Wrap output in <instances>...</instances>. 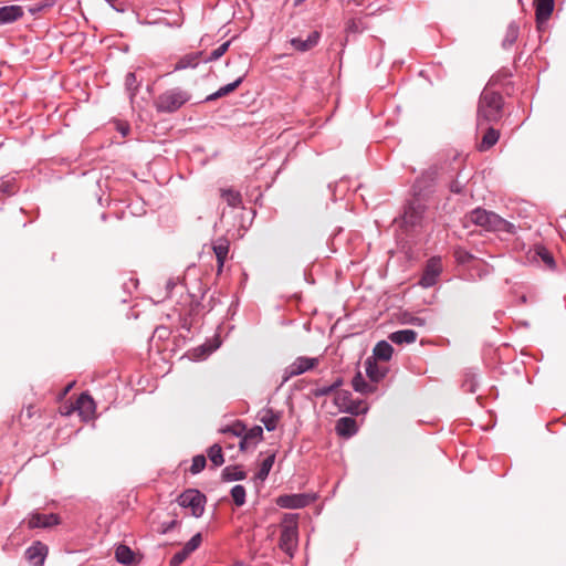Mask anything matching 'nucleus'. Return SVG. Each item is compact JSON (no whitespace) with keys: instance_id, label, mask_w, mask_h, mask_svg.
<instances>
[{"instance_id":"a211bd4d","label":"nucleus","mask_w":566,"mask_h":566,"mask_svg":"<svg viewBox=\"0 0 566 566\" xmlns=\"http://www.w3.org/2000/svg\"><path fill=\"white\" fill-rule=\"evenodd\" d=\"M336 432L340 437H353L357 432L356 420L352 417L339 418L336 422Z\"/></svg>"},{"instance_id":"c756f323","label":"nucleus","mask_w":566,"mask_h":566,"mask_svg":"<svg viewBox=\"0 0 566 566\" xmlns=\"http://www.w3.org/2000/svg\"><path fill=\"white\" fill-rule=\"evenodd\" d=\"M352 402V394L348 390H340L336 392L335 403L336 406L347 412H354V409L350 407Z\"/></svg>"},{"instance_id":"8fccbe9b","label":"nucleus","mask_w":566,"mask_h":566,"mask_svg":"<svg viewBox=\"0 0 566 566\" xmlns=\"http://www.w3.org/2000/svg\"><path fill=\"white\" fill-rule=\"evenodd\" d=\"M189 294H190V296H191V298H192L193 301L198 298V295H197L196 293H190V292H189Z\"/></svg>"},{"instance_id":"423d86ee","label":"nucleus","mask_w":566,"mask_h":566,"mask_svg":"<svg viewBox=\"0 0 566 566\" xmlns=\"http://www.w3.org/2000/svg\"><path fill=\"white\" fill-rule=\"evenodd\" d=\"M206 502V495L196 489H188L178 497L179 505L189 509L195 517L203 514Z\"/></svg>"},{"instance_id":"72a5a7b5","label":"nucleus","mask_w":566,"mask_h":566,"mask_svg":"<svg viewBox=\"0 0 566 566\" xmlns=\"http://www.w3.org/2000/svg\"><path fill=\"white\" fill-rule=\"evenodd\" d=\"M115 557L118 563L129 565L134 560V553L128 546L119 545L115 551Z\"/></svg>"},{"instance_id":"a878e982","label":"nucleus","mask_w":566,"mask_h":566,"mask_svg":"<svg viewBox=\"0 0 566 566\" xmlns=\"http://www.w3.org/2000/svg\"><path fill=\"white\" fill-rule=\"evenodd\" d=\"M76 408L80 415L88 417L95 410V402L90 395L82 394L76 400Z\"/></svg>"},{"instance_id":"37998d69","label":"nucleus","mask_w":566,"mask_h":566,"mask_svg":"<svg viewBox=\"0 0 566 566\" xmlns=\"http://www.w3.org/2000/svg\"><path fill=\"white\" fill-rule=\"evenodd\" d=\"M245 426L241 422H237L231 427H228L224 432H231L235 437H243L245 432Z\"/></svg>"},{"instance_id":"f03ea898","label":"nucleus","mask_w":566,"mask_h":566,"mask_svg":"<svg viewBox=\"0 0 566 566\" xmlns=\"http://www.w3.org/2000/svg\"><path fill=\"white\" fill-rule=\"evenodd\" d=\"M191 99L188 90L176 86L160 93L155 99V108L158 113L172 114L179 111Z\"/></svg>"},{"instance_id":"9b49d317","label":"nucleus","mask_w":566,"mask_h":566,"mask_svg":"<svg viewBox=\"0 0 566 566\" xmlns=\"http://www.w3.org/2000/svg\"><path fill=\"white\" fill-rule=\"evenodd\" d=\"M202 542L201 533L195 534L184 547L177 552L170 559V566H180L196 549L199 548Z\"/></svg>"},{"instance_id":"20e7f679","label":"nucleus","mask_w":566,"mask_h":566,"mask_svg":"<svg viewBox=\"0 0 566 566\" xmlns=\"http://www.w3.org/2000/svg\"><path fill=\"white\" fill-rule=\"evenodd\" d=\"M468 220L489 231L505 230L509 226L507 221L499 214L485 209L476 208L468 214Z\"/></svg>"},{"instance_id":"bb28decb","label":"nucleus","mask_w":566,"mask_h":566,"mask_svg":"<svg viewBox=\"0 0 566 566\" xmlns=\"http://www.w3.org/2000/svg\"><path fill=\"white\" fill-rule=\"evenodd\" d=\"M371 13H365L363 17L352 18L347 20L345 25V31L348 34H359L367 29L365 23V17L370 15Z\"/></svg>"},{"instance_id":"6e6552de","label":"nucleus","mask_w":566,"mask_h":566,"mask_svg":"<svg viewBox=\"0 0 566 566\" xmlns=\"http://www.w3.org/2000/svg\"><path fill=\"white\" fill-rule=\"evenodd\" d=\"M319 363L317 357H297L290 366H287L284 370L283 382L287 381L290 378L302 375L307 370L313 369Z\"/></svg>"},{"instance_id":"c85d7f7f","label":"nucleus","mask_w":566,"mask_h":566,"mask_svg":"<svg viewBox=\"0 0 566 566\" xmlns=\"http://www.w3.org/2000/svg\"><path fill=\"white\" fill-rule=\"evenodd\" d=\"M343 385V379L340 377L336 378L334 382L329 386L316 387L311 390V395L315 398L325 397L336 391Z\"/></svg>"},{"instance_id":"c03bdc74","label":"nucleus","mask_w":566,"mask_h":566,"mask_svg":"<svg viewBox=\"0 0 566 566\" xmlns=\"http://www.w3.org/2000/svg\"><path fill=\"white\" fill-rule=\"evenodd\" d=\"M537 254L541 256L543 262L548 265L549 268H553L555 265V261L553 255L546 251L544 248H541L537 252Z\"/></svg>"},{"instance_id":"412c9836","label":"nucleus","mask_w":566,"mask_h":566,"mask_svg":"<svg viewBox=\"0 0 566 566\" xmlns=\"http://www.w3.org/2000/svg\"><path fill=\"white\" fill-rule=\"evenodd\" d=\"M352 386L356 392L361 395H369L377 390V384L367 382L360 371H357L354 376Z\"/></svg>"},{"instance_id":"7c9ffc66","label":"nucleus","mask_w":566,"mask_h":566,"mask_svg":"<svg viewBox=\"0 0 566 566\" xmlns=\"http://www.w3.org/2000/svg\"><path fill=\"white\" fill-rule=\"evenodd\" d=\"M222 479L224 481H241L245 479V472L235 465H228L222 470Z\"/></svg>"},{"instance_id":"dca6fc26","label":"nucleus","mask_w":566,"mask_h":566,"mask_svg":"<svg viewBox=\"0 0 566 566\" xmlns=\"http://www.w3.org/2000/svg\"><path fill=\"white\" fill-rule=\"evenodd\" d=\"M366 375L371 382L378 384L387 375L388 369L377 364V360L367 358L365 360Z\"/></svg>"},{"instance_id":"de8ad7c7","label":"nucleus","mask_w":566,"mask_h":566,"mask_svg":"<svg viewBox=\"0 0 566 566\" xmlns=\"http://www.w3.org/2000/svg\"><path fill=\"white\" fill-rule=\"evenodd\" d=\"M410 323L417 326H422L424 324V319L421 317H412Z\"/></svg>"},{"instance_id":"58836bf2","label":"nucleus","mask_w":566,"mask_h":566,"mask_svg":"<svg viewBox=\"0 0 566 566\" xmlns=\"http://www.w3.org/2000/svg\"><path fill=\"white\" fill-rule=\"evenodd\" d=\"M15 191V179L11 176H3L0 178V192L12 195Z\"/></svg>"},{"instance_id":"0eeeda50","label":"nucleus","mask_w":566,"mask_h":566,"mask_svg":"<svg viewBox=\"0 0 566 566\" xmlns=\"http://www.w3.org/2000/svg\"><path fill=\"white\" fill-rule=\"evenodd\" d=\"M438 169L431 167L423 171L415 181L412 190L413 197L424 200L434 191Z\"/></svg>"},{"instance_id":"c9c22d12","label":"nucleus","mask_w":566,"mask_h":566,"mask_svg":"<svg viewBox=\"0 0 566 566\" xmlns=\"http://www.w3.org/2000/svg\"><path fill=\"white\" fill-rule=\"evenodd\" d=\"M274 461H275V454L274 453L268 455L262 461V463L260 465V469H259V471L256 473V479H259L261 481H264L268 478V475H269V473H270V471H271V469H272V467L274 464Z\"/></svg>"},{"instance_id":"4c0bfd02","label":"nucleus","mask_w":566,"mask_h":566,"mask_svg":"<svg viewBox=\"0 0 566 566\" xmlns=\"http://www.w3.org/2000/svg\"><path fill=\"white\" fill-rule=\"evenodd\" d=\"M231 497L237 506H242L245 503V488L241 484L234 485L230 491Z\"/></svg>"},{"instance_id":"aec40b11","label":"nucleus","mask_w":566,"mask_h":566,"mask_svg":"<svg viewBox=\"0 0 566 566\" xmlns=\"http://www.w3.org/2000/svg\"><path fill=\"white\" fill-rule=\"evenodd\" d=\"M554 0H535L536 21H547L554 10Z\"/></svg>"},{"instance_id":"09e8293b","label":"nucleus","mask_w":566,"mask_h":566,"mask_svg":"<svg viewBox=\"0 0 566 566\" xmlns=\"http://www.w3.org/2000/svg\"><path fill=\"white\" fill-rule=\"evenodd\" d=\"M306 0H294V7H298L301 6L303 2H305Z\"/></svg>"},{"instance_id":"b1692460","label":"nucleus","mask_w":566,"mask_h":566,"mask_svg":"<svg viewBox=\"0 0 566 566\" xmlns=\"http://www.w3.org/2000/svg\"><path fill=\"white\" fill-rule=\"evenodd\" d=\"M243 78L244 76H240L238 77L235 81H233L232 83H229L224 86H221L218 91H216L214 93L208 95L206 97V102H212V101H216L218 98H221L230 93H232L233 91H235L240 84L243 82Z\"/></svg>"},{"instance_id":"7ed1b4c3","label":"nucleus","mask_w":566,"mask_h":566,"mask_svg":"<svg viewBox=\"0 0 566 566\" xmlns=\"http://www.w3.org/2000/svg\"><path fill=\"white\" fill-rule=\"evenodd\" d=\"M298 536V515L284 514L281 522L280 547L289 555H293V551L297 545Z\"/></svg>"},{"instance_id":"864d4df0","label":"nucleus","mask_w":566,"mask_h":566,"mask_svg":"<svg viewBox=\"0 0 566 566\" xmlns=\"http://www.w3.org/2000/svg\"><path fill=\"white\" fill-rule=\"evenodd\" d=\"M73 384H70L67 387H66V391H69L71 388H72Z\"/></svg>"},{"instance_id":"2eb2a0df","label":"nucleus","mask_w":566,"mask_h":566,"mask_svg":"<svg viewBox=\"0 0 566 566\" xmlns=\"http://www.w3.org/2000/svg\"><path fill=\"white\" fill-rule=\"evenodd\" d=\"M321 33L318 31L311 32L306 39L301 38H293L291 39V45L300 51V52H306L314 46H316L319 42Z\"/></svg>"},{"instance_id":"79ce46f5","label":"nucleus","mask_w":566,"mask_h":566,"mask_svg":"<svg viewBox=\"0 0 566 566\" xmlns=\"http://www.w3.org/2000/svg\"><path fill=\"white\" fill-rule=\"evenodd\" d=\"M125 85H126V88L129 92H132V95H134L135 92L137 91V78H136L135 73L129 72V73L126 74V76H125Z\"/></svg>"},{"instance_id":"4be33fe9","label":"nucleus","mask_w":566,"mask_h":566,"mask_svg":"<svg viewBox=\"0 0 566 566\" xmlns=\"http://www.w3.org/2000/svg\"><path fill=\"white\" fill-rule=\"evenodd\" d=\"M202 52H192L181 56L174 66V71H181L186 69H195L198 66Z\"/></svg>"},{"instance_id":"f704fd0d","label":"nucleus","mask_w":566,"mask_h":566,"mask_svg":"<svg viewBox=\"0 0 566 566\" xmlns=\"http://www.w3.org/2000/svg\"><path fill=\"white\" fill-rule=\"evenodd\" d=\"M228 251H229V244H228L227 240L219 241L218 243H216L213 245V252L217 258L219 270H221V268L224 264V260L228 255Z\"/></svg>"},{"instance_id":"a19ab883","label":"nucleus","mask_w":566,"mask_h":566,"mask_svg":"<svg viewBox=\"0 0 566 566\" xmlns=\"http://www.w3.org/2000/svg\"><path fill=\"white\" fill-rule=\"evenodd\" d=\"M206 463H207V461H206L205 455L198 454V455L193 457L192 463H191V467H190V472L192 474L200 473L205 469Z\"/></svg>"},{"instance_id":"9d476101","label":"nucleus","mask_w":566,"mask_h":566,"mask_svg":"<svg viewBox=\"0 0 566 566\" xmlns=\"http://www.w3.org/2000/svg\"><path fill=\"white\" fill-rule=\"evenodd\" d=\"M23 523H27L28 527L33 528H49L60 523V518L56 514H42L39 512L31 513Z\"/></svg>"},{"instance_id":"f257e3e1","label":"nucleus","mask_w":566,"mask_h":566,"mask_svg":"<svg viewBox=\"0 0 566 566\" xmlns=\"http://www.w3.org/2000/svg\"><path fill=\"white\" fill-rule=\"evenodd\" d=\"M503 97L500 93L484 88L478 104V126H482L483 123L499 122L503 115Z\"/></svg>"},{"instance_id":"49530a36","label":"nucleus","mask_w":566,"mask_h":566,"mask_svg":"<svg viewBox=\"0 0 566 566\" xmlns=\"http://www.w3.org/2000/svg\"><path fill=\"white\" fill-rule=\"evenodd\" d=\"M463 184L460 182L459 180H453L451 184H450V191L451 192H454V193H461L462 192V189H463Z\"/></svg>"},{"instance_id":"393cba45","label":"nucleus","mask_w":566,"mask_h":566,"mask_svg":"<svg viewBox=\"0 0 566 566\" xmlns=\"http://www.w3.org/2000/svg\"><path fill=\"white\" fill-rule=\"evenodd\" d=\"M389 339L398 345L412 344L417 339V333L412 329H401L391 333Z\"/></svg>"},{"instance_id":"ea45409f","label":"nucleus","mask_w":566,"mask_h":566,"mask_svg":"<svg viewBox=\"0 0 566 566\" xmlns=\"http://www.w3.org/2000/svg\"><path fill=\"white\" fill-rule=\"evenodd\" d=\"M230 41H227L214 49L207 57L203 59L205 63L213 62L219 60L229 49Z\"/></svg>"},{"instance_id":"5701e85b","label":"nucleus","mask_w":566,"mask_h":566,"mask_svg":"<svg viewBox=\"0 0 566 566\" xmlns=\"http://www.w3.org/2000/svg\"><path fill=\"white\" fill-rule=\"evenodd\" d=\"M394 353L392 346L386 340H379L374 349H373V358L374 360L388 361L390 360Z\"/></svg>"},{"instance_id":"cd10ccee","label":"nucleus","mask_w":566,"mask_h":566,"mask_svg":"<svg viewBox=\"0 0 566 566\" xmlns=\"http://www.w3.org/2000/svg\"><path fill=\"white\" fill-rule=\"evenodd\" d=\"M500 137L499 130H496L493 127H489L486 132L484 133L481 143L479 144V150L485 151L493 147Z\"/></svg>"},{"instance_id":"473e14b6","label":"nucleus","mask_w":566,"mask_h":566,"mask_svg":"<svg viewBox=\"0 0 566 566\" xmlns=\"http://www.w3.org/2000/svg\"><path fill=\"white\" fill-rule=\"evenodd\" d=\"M221 197L227 201L231 208H238L242 205L241 193L233 189H222Z\"/></svg>"},{"instance_id":"3c124183","label":"nucleus","mask_w":566,"mask_h":566,"mask_svg":"<svg viewBox=\"0 0 566 566\" xmlns=\"http://www.w3.org/2000/svg\"><path fill=\"white\" fill-rule=\"evenodd\" d=\"M175 524H176V521H172V522L169 524V526L165 530V532H166V531H168L169 528H171Z\"/></svg>"},{"instance_id":"39448f33","label":"nucleus","mask_w":566,"mask_h":566,"mask_svg":"<svg viewBox=\"0 0 566 566\" xmlns=\"http://www.w3.org/2000/svg\"><path fill=\"white\" fill-rule=\"evenodd\" d=\"M426 205L420 198H412L405 208L402 226L406 229L422 227L424 221Z\"/></svg>"},{"instance_id":"603ef678","label":"nucleus","mask_w":566,"mask_h":566,"mask_svg":"<svg viewBox=\"0 0 566 566\" xmlns=\"http://www.w3.org/2000/svg\"><path fill=\"white\" fill-rule=\"evenodd\" d=\"M174 285H175V284H174L171 281H169V282L167 283V287H168V289L172 287Z\"/></svg>"},{"instance_id":"a18cd8bd","label":"nucleus","mask_w":566,"mask_h":566,"mask_svg":"<svg viewBox=\"0 0 566 566\" xmlns=\"http://www.w3.org/2000/svg\"><path fill=\"white\" fill-rule=\"evenodd\" d=\"M455 258H457L458 262H460V263H467V262H469L473 256H472L469 252H467L465 250H461V249H459V250H457V251H455Z\"/></svg>"},{"instance_id":"2f4dec72","label":"nucleus","mask_w":566,"mask_h":566,"mask_svg":"<svg viewBox=\"0 0 566 566\" xmlns=\"http://www.w3.org/2000/svg\"><path fill=\"white\" fill-rule=\"evenodd\" d=\"M518 32H520L518 25L515 22H511L506 28L505 36L502 41V46L504 49L511 48L517 40Z\"/></svg>"},{"instance_id":"f8f14e48","label":"nucleus","mask_w":566,"mask_h":566,"mask_svg":"<svg viewBox=\"0 0 566 566\" xmlns=\"http://www.w3.org/2000/svg\"><path fill=\"white\" fill-rule=\"evenodd\" d=\"M442 271L440 258H431L426 265L423 274L420 279V284L423 287H431L437 283V280Z\"/></svg>"},{"instance_id":"e433bc0d","label":"nucleus","mask_w":566,"mask_h":566,"mask_svg":"<svg viewBox=\"0 0 566 566\" xmlns=\"http://www.w3.org/2000/svg\"><path fill=\"white\" fill-rule=\"evenodd\" d=\"M208 458L212 462L214 467H220L223 464L224 459L222 454V449L219 444L214 443L208 449Z\"/></svg>"},{"instance_id":"f3484780","label":"nucleus","mask_w":566,"mask_h":566,"mask_svg":"<svg viewBox=\"0 0 566 566\" xmlns=\"http://www.w3.org/2000/svg\"><path fill=\"white\" fill-rule=\"evenodd\" d=\"M260 422H262L268 431H274L281 419V412L274 411L271 408H264L259 412L258 416Z\"/></svg>"},{"instance_id":"1a4fd4ad","label":"nucleus","mask_w":566,"mask_h":566,"mask_svg":"<svg viewBox=\"0 0 566 566\" xmlns=\"http://www.w3.org/2000/svg\"><path fill=\"white\" fill-rule=\"evenodd\" d=\"M315 496L306 493L280 495L276 503L282 509H303L311 504Z\"/></svg>"},{"instance_id":"4468645a","label":"nucleus","mask_w":566,"mask_h":566,"mask_svg":"<svg viewBox=\"0 0 566 566\" xmlns=\"http://www.w3.org/2000/svg\"><path fill=\"white\" fill-rule=\"evenodd\" d=\"M24 15V10L21 6L11 4L0 7V27L13 23Z\"/></svg>"},{"instance_id":"6ab92c4d","label":"nucleus","mask_w":566,"mask_h":566,"mask_svg":"<svg viewBox=\"0 0 566 566\" xmlns=\"http://www.w3.org/2000/svg\"><path fill=\"white\" fill-rule=\"evenodd\" d=\"M263 438V429L260 426L251 428L244 432V436L240 440V449L247 450L250 447H254Z\"/></svg>"},{"instance_id":"ddd939ff","label":"nucleus","mask_w":566,"mask_h":566,"mask_svg":"<svg viewBox=\"0 0 566 566\" xmlns=\"http://www.w3.org/2000/svg\"><path fill=\"white\" fill-rule=\"evenodd\" d=\"M49 548L40 541L34 542L25 549L24 556L31 566H42L48 556Z\"/></svg>"}]
</instances>
